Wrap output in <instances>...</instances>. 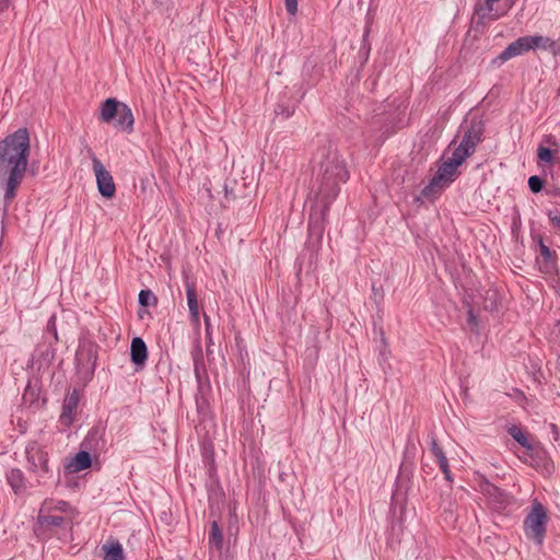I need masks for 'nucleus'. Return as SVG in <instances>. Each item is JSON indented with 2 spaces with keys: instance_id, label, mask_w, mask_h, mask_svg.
Instances as JSON below:
<instances>
[{
  "instance_id": "obj_1",
  "label": "nucleus",
  "mask_w": 560,
  "mask_h": 560,
  "mask_svg": "<svg viewBox=\"0 0 560 560\" xmlns=\"http://www.w3.org/2000/svg\"><path fill=\"white\" fill-rule=\"evenodd\" d=\"M313 200L331 205L350 176L346 161L331 142L319 145L313 154Z\"/></svg>"
},
{
  "instance_id": "obj_2",
  "label": "nucleus",
  "mask_w": 560,
  "mask_h": 560,
  "mask_svg": "<svg viewBox=\"0 0 560 560\" xmlns=\"http://www.w3.org/2000/svg\"><path fill=\"white\" fill-rule=\"evenodd\" d=\"M30 135L19 128L0 141V185L4 187V212L22 184L30 155Z\"/></svg>"
},
{
  "instance_id": "obj_3",
  "label": "nucleus",
  "mask_w": 560,
  "mask_h": 560,
  "mask_svg": "<svg viewBox=\"0 0 560 560\" xmlns=\"http://www.w3.org/2000/svg\"><path fill=\"white\" fill-rule=\"evenodd\" d=\"M465 160L463 155L453 151L452 156L439 165L435 175L431 178L429 184L422 188L421 195L424 198H431L441 194L459 175L458 166H460Z\"/></svg>"
},
{
  "instance_id": "obj_4",
  "label": "nucleus",
  "mask_w": 560,
  "mask_h": 560,
  "mask_svg": "<svg viewBox=\"0 0 560 560\" xmlns=\"http://www.w3.org/2000/svg\"><path fill=\"white\" fill-rule=\"evenodd\" d=\"M548 515L546 508L538 500H534L530 512L524 520V533L528 539L538 546L542 545L546 535Z\"/></svg>"
},
{
  "instance_id": "obj_5",
  "label": "nucleus",
  "mask_w": 560,
  "mask_h": 560,
  "mask_svg": "<svg viewBox=\"0 0 560 560\" xmlns=\"http://www.w3.org/2000/svg\"><path fill=\"white\" fill-rule=\"evenodd\" d=\"M329 208V203L314 200L311 203L308 215V243L313 246L322 243Z\"/></svg>"
},
{
  "instance_id": "obj_6",
  "label": "nucleus",
  "mask_w": 560,
  "mask_h": 560,
  "mask_svg": "<svg viewBox=\"0 0 560 560\" xmlns=\"http://www.w3.org/2000/svg\"><path fill=\"white\" fill-rule=\"evenodd\" d=\"M485 125L479 118H471L469 125L464 130V136L459 144L454 149L456 153L467 159L476 151V147L482 141Z\"/></svg>"
},
{
  "instance_id": "obj_7",
  "label": "nucleus",
  "mask_w": 560,
  "mask_h": 560,
  "mask_svg": "<svg viewBox=\"0 0 560 560\" xmlns=\"http://www.w3.org/2000/svg\"><path fill=\"white\" fill-rule=\"evenodd\" d=\"M480 491L487 498V502L491 510L495 512H504L514 503V497L505 490L483 479L480 482Z\"/></svg>"
},
{
  "instance_id": "obj_8",
  "label": "nucleus",
  "mask_w": 560,
  "mask_h": 560,
  "mask_svg": "<svg viewBox=\"0 0 560 560\" xmlns=\"http://www.w3.org/2000/svg\"><path fill=\"white\" fill-rule=\"evenodd\" d=\"M90 155L93 163V170L96 177V185L98 192L106 199H112L116 194V186L112 174L104 167L103 163L90 150Z\"/></svg>"
},
{
  "instance_id": "obj_9",
  "label": "nucleus",
  "mask_w": 560,
  "mask_h": 560,
  "mask_svg": "<svg viewBox=\"0 0 560 560\" xmlns=\"http://www.w3.org/2000/svg\"><path fill=\"white\" fill-rule=\"evenodd\" d=\"M98 346L89 338H80L75 352V360L79 365L95 368L97 361Z\"/></svg>"
},
{
  "instance_id": "obj_10",
  "label": "nucleus",
  "mask_w": 560,
  "mask_h": 560,
  "mask_svg": "<svg viewBox=\"0 0 560 560\" xmlns=\"http://www.w3.org/2000/svg\"><path fill=\"white\" fill-rule=\"evenodd\" d=\"M80 401V393L77 388H73L72 392L68 393L63 399L61 413L59 416V423L69 428L74 421V412L79 406Z\"/></svg>"
},
{
  "instance_id": "obj_11",
  "label": "nucleus",
  "mask_w": 560,
  "mask_h": 560,
  "mask_svg": "<svg viewBox=\"0 0 560 560\" xmlns=\"http://www.w3.org/2000/svg\"><path fill=\"white\" fill-rule=\"evenodd\" d=\"M27 462L30 469L37 471L42 470L44 474L49 472L48 454L42 447L32 445L26 448Z\"/></svg>"
},
{
  "instance_id": "obj_12",
  "label": "nucleus",
  "mask_w": 560,
  "mask_h": 560,
  "mask_svg": "<svg viewBox=\"0 0 560 560\" xmlns=\"http://www.w3.org/2000/svg\"><path fill=\"white\" fill-rule=\"evenodd\" d=\"M129 354L136 370H142L148 360V347L141 337L132 338Z\"/></svg>"
},
{
  "instance_id": "obj_13",
  "label": "nucleus",
  "mask_w": 560,
  "mask_h": 560,
  "mask_svg": "<svg viewBox=\"0 0 560 560\" xmlns=\"http://www.w3.org/2000/svg\"><path fill=\"white\" fill-rule=\"evenodd\" d=\"M532 49L529 36H522L511 43L499 56L501 62H505L511 58L523 55Z\"/></svg>"
},
{
  "instance_id": "obj_14",
  "label": "nucleus",
  "mask_w": 560,
  "mask_h": 560,
  "mask_svg": "<svg viewBox=\"0 0 560 560\" xmlns=\"http://www.w3.org/2000/svg\"><path fill=\"white\" fill-rule=\"evenodd\" d=\"M113 121L114 126L118 130L126 131L128 133H130L133 130V115L130 107L125 103L121 104L119 113Z\"/></svg>"
},
{
  "instance_id": "obj_15",
  "label": "nucleus",
  "mask_w": 560,
  "mask_h": 560,
  "mask_svg": "<svg viewBox=\"0 0 560 560\" xmlns=\"http://www.w3.org/2000/svg\"><path fill=\"white\" fill-rule=\"evenodd\" d=\"M532 49L539 48L544 50H548L551 52L553 57L560 55V43L551 39L547 36L535 35L529 36Z\"/></svg>"
},
{
  "instance_id": "obj_16",
  "label": "nucleus",
  "mask_w": 560,
  "mask_h": 560,
  "mask_svg": "<svg viewBox=\"0 0 560 560\" xmlns=\"http://www.w3.org/2000/svg\"><path fill=\"white\" fill-rule=\"evenodd\" d=\"M56 350L51 345L37 346L33 354V361L38 363V369L49 366L55 360Z\"/></svg>"
},
{
  "instance_id": "obj_17",
  "label": "nucleus",
  "mask_w": 560,
  "mask_h": 560,
  "mask_svg": "<svg viewBox=\"0 0 560 560\" xmlns=\"http://www.w3.org/2000/svg\"><path fill=\"white\" fill-rule=\"evenodd\" d=\"M186 295H187V304L190 317L192 322H199V308H198V300L197 292L194 282H190L188 279L185 280Z\"/></svg>"
},
{
  "instance_id": "obj_18",
  "label": "nucleus",
  "mask_w": 560,
  "mask_h": 560,
  "mask_svg": "<svg viewBox=\"0 0 560 560\" xmlns=\"http://www.w3.org/2000/svg\"><path fill=\"white\" fill-rule=\"evenodd\" d=\"M121 102H118L116 98H107L101 104V114L100 119L104 122L113 121L117 114L119 113V108L121 106Z\"/></svg>"
},
{
  "instance_id": "obj_19",
  "label": "nucleus",
  "mask_w": 560,
  "mask_h": 560,
  "mask_svg": "<svg viewBox=\"0 0 560 560\" xmlns=\"http://www.w3.org/2000/svg\"><path fill=\"white\" fill-rule=\"evenodd\" d=\"M92 465L91 454L86 451H80L72 458L71 463L68 465V469L71 472H78L84 469L90 468Z\"/></svg>"
},
{
  "instance_id": "obj_20",
  "label": "nucleus",
  "mask_w": 560,
  "mask_h": 560,
  "mask_svg": "<svg viewBox=\"0 0 560 560\" xmlns=\"http://www.w3.org/2000/svg\"><path fill=\"white\" fill-rule=\"evenodd\" d=\"M7 480L15 494L25 491L24 475L21 469L13 468L7 474Z\"/></svg>"
},
{
  "instance_id": "obj_21",
  "label": "nucleus",
  "mask_w": 560,
  "mask_h": 560,
  "mask_svg": "<svg viewBox=\"0 0 560 560\" xmlns=\"http://www.w3.org/2000/svg\"><path fill=\"white\" fill-rule=\"evenodd\" d=\"M104 560H125L124 549L119 541H112L103 545Z\"/></svg>"
},
{
  "instance_id": "obj_22",
  "label": "nucleus",
  "mask_w": 560,
  "mask_h": 560,
  "mask_svg": "<svg viewBox=\"0 0 560 560\" xmlns=\"http://www.w3.org/2000/svg\"><path fill=\"white\" fill-rule=\"evenodd\" d=\"M47 508V503L40 509L37 522L42 527H59L63 524L65 517L60 515H44L43 512Z\"/></svg>"
},
{
  "instance_id": "obj_23",
  "label": "nucleus",
  "mask_w": 560,
  "mask_h": 560,
  "mask_svg": "<svg viewBox=\"0 0 560 560\" xmlns=\"http://www.w3.org/2000/svg\"><path fill=\"white\" fill-rule=\"evenodd\" d=\"M194 372H195L196 380L199 384V390L202 392L205 387L210 388V383H209V380L207 376H206L205 383L201 381L202 373L206 374V369H205L201 353H197L194 357Z\"/></svg>"
},
{
  "instance_id": "obj_24",
  "label": "nucleus",
  "mask_w": 560,
  "mask_h": 560,
  "mask_svg": "<svg viewBox=\"0 0 560 560\" xmlns=\"http://www.w3.org/2000/svg\"><path fill=\"white\" fill-rule=\"evenodd\" d=\"M209 545H210V547H213L217 550H221L223 547L222 532L220 529L218 522H215V521H213L211 524Z\"/></svg>"
},
{
  "instance_id": "obj_25",
  "label": "nucleus",
  "mask_w": 560,
  "mask_h": 560,
  "mask_svg": "<svg viewBox=\"0 0 560 560\" xmlns=\"http://www.w3.org/2000/svg\"><path fill=\"white\" fill-rule=\"evenodd\" d=\"M508 432L518 444H521L526 450H532L533 448L532 444L528 442L527 436L522 431V429L518 428L517 425H514V424L511 425L508 429Z\"/></svg>"
},
{
  "instance_id": "obj_26",
  "label": "nucleus",
  "mask_w": 560,
  "mask_h": 560,
  "mask_svg": "<svg viewBox=\"0 0 560 560\" xmlns=\"http://www.w3.org/2000/svg\"><path fill=\"white\" fill-rule=\"evenodd\" d=\"M100 439H101V429L98 427H93L89 431L83 444L86 447H89L90 450L96 448L98 446Z\"/></svg>"
},
{
  "instance_id": "obj_27",
  "label": "nucleus",
  "mask_w": 560,
  "mask_h": 560,
  "mask_svg": "<svg viewBox=\"0 0 560 560\" xmlns=\"http://www.w3.org/2000/svg\"><path fill=\"white\" fill-rule=\"evenodd\" d=\"M138 302L141 306L155 305L158 303V298L151 290L145 289L139 292Z\"/></svg>"
},
{
  "instance_id": "obj_28",
  "label": "nucleus",
  "mask_w": 560,
  "mask_h": 560,
  "mask_svg": "<svg viewBox=\"0 0 560 560\" xmlns=\"http://www.w3.org/2000/svg\"><path fill=\"white\" fill-rule=\"evenodd\" d=\"M499 294L495 290L489 289L486 291L485 308L490 311L498 310Z\"/></svg>"
},
{
  "instance_id": "obj_29",
  "label": "nucleus",
  "mask_w": 560,
  "mask_h": 560,
  "mask_svg": "<svg viewBox=\"0 0 560 560\" xmlns=\"http://www.w3.org/2000/svg\"><path fill=\"white\" fill-rule=\"evenodd\" d=\"M499 0H485L486 5L476 4L475 5V14L479 16V19H485L489 13L493 11V4Z\"/></svg>"
},
{
  "instance_id": "obj_30",
  "label": "nucleus",
  "mask_w": 560,
  "mask_h": 560,
  "mask_svg": "<svg viewBox=\"0 0 560 560\" xmlns=\"http://www.w3.org/2000/svg\"><path fill=\"white\" fill-rule=\"evenodd\" d=\"M527 184L533 194H538L544 189L545 180L538 175H533L528 178Z\"/></svg>"
},
{
  "instance_id": "obj_31",
  "label": "nucleus",
  "mask_w": 560,
  "mask_h": 560,
  "mask_svg": "<svg viewBox=\"0 0 560 560\" xmlns=\"http://www.w3.org/2000/svg\"><path fill=\"white\" fill-rule=\"evenodd\" d=\"M537 156L540 161L545 163H552L553 162V152L551 149L539 145L537 150Z\"/></svg>"
},
{
  "instance_id": "obj_32",
  "label": "nucleus",
  "mask_w": 560,
  "mask_h": 560,
  "mask_svg": "<svg viewBox=\"0 0 560 560\" xmlns=\"http://www.w3.org/2000/svg\"><path fill=\"white\" fill-rule=\"evenodd\" d=\"M539 250L545 261L549 262L556 259V253L550 250L541 237H539Z\"/></svg>"
},
{
  "instance_id": "obj_33",
  "label": "nucleus",
  "mask_w": 560,
  "mask_h": 560,
  "mask_svg": "<svg viewBox=\"0 0 560 560\" xmlns=\"http://www.w3.org/2000/svg\"><path fill=\"white\" fill-rule=\"evenodd\" d=\"M436 460H438L441 471L444 474L445 479L448 482H453V475L450 470L448 460H447L446 456L439 458Z\"/></svg>"
},
{
  "instance_id": "obj_34",
  "label": "nucleus",
  "mask_w": 560,
  "mask_h": 560,
  "mask_svg": "<svg viewBox=\"0 0 560 560\" xmlns=\"http://www.w3.org/2000/svg\"><path fill=\"white\" fill-rule=\"evenodd\" d=\"M430 451L436 459L446 456L443 450L439 446L436 438L434 435L430 436Z\"/></svg>"
},
{
  "instance_id": "obj_35",
  "label": "nucleus",
  "mask_w": 560,
  "mask_h": 560,
  "mask_svg": "<svg viewBox=\"0 0 560 560\" xmlns=\"http://www.w3.org/2000/svg\"><path fill=\"white\" fill-rule=\"evenodd\" d=\"M547 215H548V219L550 221V223L557 228L558 230H560V211L559 210H549L547 212Z\"/></svg>"
},
{
  "instance_id": "obj_36",
  "label": "nucleus",
  "mask_w": 560,
  "mask_h": 560,
  "mask_svg": "<svg viewBox=\"0 0 560 560\" xmlns=\"http://www.w3.org/2000/svg\"><path fill=\"white\" fill-rule=\"evenodd\" d=\"M288 14L294 16L298 12V0H284Z\"/></svg>"
},
{
  "instance_id": "obj_37",
  "label": "nucleus",
  "mask_w": 560,
  "mask_h": 560,
  "mask_svg": "<svg viewBox=\"0 0 560 560\" xmlns=\"http://www.w3.org/2000/svg\"><path fill=\"white\" fill-rule=\"evenodd\" d=\"M47 330L54 335V338L57 341L58 340V335H57L56 317H55V315H52L49 318V320L47 323Z\"/></svg>"
},
{
  "instance_id": "obj_38",
  "label": "nucleus",
  "mask_w": 560,
  "mask_h": 560,
  "mask_svg": "<svg viewBox=\"0 0 560 560\" xmlns=\"http://www.w3.org/2000/svg\"><path fill=\"white\" fill-rule=\"evenodd\" d=\"M275 113L277 115H283L284 117L288 118L293 114V109H290L289 107H284L280 104H278L277 107L275 108Z\"/></svg>"
},
{
  "instance_id": "obj_39",
  "label": "nucleus",
  "mask_w": 560,
  "mask_h": 560,
  "mask_svg": "<svg viewBox=\"0 0 560 560\" xmlns=\"http://www.w3.org/2000/svg\"><path fill=\"white\" fill-rule=\"evenodd\" d=\"M15 0H0V15L7 12Z\"/></svg>"
},
{
  "instance_id": "obj_40",
  "label": "nucleus",
  "mask_w": 560,
  "mask_h": 560,
  "mask_svg": "<svg viewBox=\"0 0 560 560\" xmlns=\"http://www.w3.org/2000/svg\"><path fill=\"white\" fill-rule=\"evenodd\" d=\"M380 336H381V342H382V346H383V348L381 349L380 353H381L382 357H385L388 343H387V339L385 337V334H384V331L382 329L380 330Z\"/></svg>"
},
{
  "instance_id": "obj_41",
  "label": "nucleus",
  "mask_w": 560,
  "mask_h": 560,
  "mask_svg": "<svg viewBox=\"0 0 560 560\" xmlns=\"http://www.w3.org/2000/svg\"><path fill=\"white\" fill-rule=\"evenodd\" d=\"M34 396H35L34 389L27 387L23 394V400L24 401L30 400L31 404H34L35 402V400L33 399Z\"/></svg>"
},
{
  "instance_id": "obj_42",
  "label": "nucleus",
  "mask_w": 560,
  "mask_h": 560,
  "mask_svg": "<svg viewBox=\"0 0 560 560\" xmlns=\"http://www.w3.org/2000/svg\"><path fill=\"white\" fill-rule=\"evenodd\" d=\"M205 316V324H206V337L211 341V325H210V318L207 314Z\"/></svg>"
},
{
  "instance_id": "obj_43",
  "label": "nucleus",
  "mask_w": 560,
  "mask_h": 560,
  "mask_svg": "<svg viewBox=\"0 0 560 560\" xmlns=\"http://www.w3.org/2000/svg\"><path fill=\"white\" fill-rule=\"evenodd\" d=\"M468 323L472 326H477V317L476 315L474 314V311L472 308H470L468 311Z\"/></svg>"
},
{
  "instance_id": "obj_44",
  "label": "nucleus",
  "mask_w": 560,
  "mask_h": 560,
  "mask_svg": "<svg viewBox=\"0 0 560 560\" xmlns=\"http://www.w3.org/2000/svg\"><path fill=\"white\" fill-rule=\"evenodd\" d=\"M547 194L550 196L560 197V187L553 186L551 189L547 191Z\"/></svg>"
},
{
  "instance_id": "obj_45",
  "label": "nucleus",
  "mask_w": 560,
  "mask_h": 560,
  "mask_svg": "<svg viewBox=\"0 0 560 560\" xmlns=\"http://www.w3.org/2000/svg\"><path fill=\"white\" fill-rule=\"evenodd\" d=\"M544 142L549 143L551 145L557 144L556 138L552 135L545 136Z\"/></svg>"
},
{
  "instance_id": "obj_46",
  "label": "nucleus",
  "mask_w": 560,
  "mask_h": 560,
  "mask_svg": "<svg viewBox=\"0 0 560 560\" xmlns=\"http://www.w3.org/2000/svg\"><path fill=\"white\" fill-rule=\"evenodd\" d=\"M67 505H68V503H67V502H65V501H60V502L58 503V506H57V508H58V509H60V510H65V508H66Z\"/></svg>"
},
{
  "instance_id": "obj_47",
  "label": "nucleus",
  "mask_w": 560,
  "mask_h": 560,
  "mask_svg": "<svg viewBox=\"0 0 560 560\" xmlns=\"http://www.w3.org/2000/svg\"><path fill=\"white\" fill-rule=\"evenodd\" d=\"M212 352V349H210L209 347L207 348V353L210 354Z\"/></svg>"
},
{
  "instance_id": "obj_48",
  "label": "nucleus",
  "mask_w": 560,
  "mask_h": 560,
  "mask_svg": "<svg viewBox=\"0 0 560 560\" xmlns=\"http://www.w3.org/2000/svg\"><path fill=\"white\" fill-rule=\"evenodd\" d=\"M498 18H499V15H498V14H495V15H492V16H491V19H492V20H495V19H498Z\"/></svg>"
}]
</instances>
